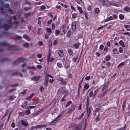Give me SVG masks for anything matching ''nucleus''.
I'll return each mask as SVG.
<instances>
[{
	"label": "nucleus",
	"mask_w": 130,
	"mask_h": 130,
	"mask_svg": "<svg viewBox=\"0 0 130 130\" xmlns=\"http://www.w3.org/2000/svg\"><path fill=\"white\" fill-rule=\"evenodd\" d=\"M51 54V52H50L48 54L47 58L49 62L50 61L51 62L52 61L54 60V59H53L52 58V57L51 59H50Z\"/></svg>",
	"instance_id": "nucleus-1"
},
{
	"label": "nucleus",
	"mask_w": 130,
	"mask_h": 130,
	"mask_svg": "<svg viewBox=\"0 0 130 130\" xmlns=\"http://www.w3.org/2000/svg\"><path fill=\"white\" fill-rule=\"evenodd\" d=\"M63 51L62 50H61L58 51V53L59 56L60 57H62L63 56Z\"/></svg>",
	"instance_id": "nucleus-2"
},
{
	"label": "nucleus",
	"mask_w": 130,
	"mask_h": 130,
	"mask_svg": "<svg viewBox=\"0 0 130 130\" xmlns=\"http://www.w3.org/2000/svg\"><path fill=\"white\" fill-rule=\"evenodd\" d=\"M76 28V24L75 22H73L72 24V29L73 31L75 30Z\"/></svg>",
	"instance_id": "nucleus-3"
},
{
	"label": "nucleus",
	"mask_w": 130,
	"mask_h": 130,
	"mask_svg": "<svg viewBox=\"0 0 130 130\" xmlns=\"http://www.w3.org/2000/svg\"><path fill=\"white\" fill-rule=\"evenodd\" d=\"M40 78V77L39 76H35L31 77V79L34 81H37Z\"/></svg>",
	"instance_id": "nucleus-4"
},
{
	"label": "nucleus",
	"mask_w": 130,
	"mask_h": 130,
	"mask_svg": "<svg viewBox=\"0 0 130 130\" xmlns=\"http://www.w3.org/2000/svg\"><path fill=\"white\" fill-rule=\"evenodd\" d=\"M59 91L61 93L63 94L66 92V90L65 88H62L59 89Z\"/></svg>",
	"instance_id": "nucleus-5"
},
{
	"label": "nucleus",
	"mask_w": 130,
	"mask_h": 130,
	"mask_svg": "<svg viewBox=\"0 0 130 130\" xmlns=\"http://www.w3.org/2000/svg\"><path fill=\"white\" fill-rule=\"evenodd\" d=\"M48 77H45L44 84L45 86H47L48 85Z\"/></svg>",
	"instance_id": "nucleus-6"
},
{
	"label": "nucleus",
	"mask_w": 130,
	"mask_h": 130,
	"mask_svg": "<svg viewBox=\"0 0 130 130\" xmlns=\"http://www.w3.org/2000/svg\"><path fill=\"white\" fill-rule=\"evenodd\" d=\"M80 44V43L79 42L76 43V44L73 45V47L75 48H78L79 46V45Z\"/></svg>",
	"instance_id": "nucleus-7"
},
{
	"label": "nucleus",
	"mask_w": 130,
	"mask_h": 130,
	"mask_svg": "<svg viewBox=\"0 0 130 130\" xmlns=\"http://www.w3.org/2000/svg\"><path fill=\"white\" fill-rule=\"evenodd\" d=\"M23 37L28 41H30L31 40V39L30 38H29L27 35H23Z\"/></svg>",
	"instance_id": "nucleus-8"
},
{
	"label": "nucleus",
	"mask_w": 130,
	"mask_h": 130,
	"mask_svg": "<svg viewBox=\"0 0 130 130\" xmlns=\"http://www.w3.org/2000/svg\"><path fill=\"white\" fill-rule=\"evenodd\" d=\"M72 33L71 31L70 30H69L67 33V37L69 38L71 36Z\"/></svg>",
	"instance_id": "nucleus-9"
},
{
	"label": "nucleus",
	"mask_w": 130,
	"mask_h": 130,
	"mask_svg": "<svg viewBox=\"0 0 130 130\" xmlns=\"http://www.w3.org/2000/svg\"><path fill=\"white\" fill-rule=\"evenodd\" d=\"M89 95L90 97H92L93 98H94L95 96V95H94V94L93 91L90 92L89 93Z\"/></svg>",
	"instance_id": "nucleus-10"
},
{
	"label": "nucleus",
	"mask_w": 130,
	"mask_h": 130,
	"mask_svg": "<svg viewBox=\"0 0 130 130\" xmlns=\"http://www.w3.org/2000/svg\"><path fill=\"white\" fill-rule=\"evenodd\" d=\"M124 10L127 12H130V8L128 7H126L124 8Z\"/></svg>",
	"instance_id": "nucleus-11"
},
{
	"label": "nucleus",
	"mask_w": 130,
	"mask_h": 130,
	"mask_svg": "<svg viewBox=\"0 0 130 130\" xmlns=\"http://www.w3.org/2000/svg\"><path fill=\"white\" fill-rule=\"evenodd\" d=\"M3 27L6 29H8L11 28V26L5 24L4 25Z\"/></svg>",
	"instance_id": "nucleus-12"
},
{
	"label": "nucleus",
	"mask_w": 130,
	"mask_h": 130,
	"mask_svg": "<svg viewBox=\"0 0 130 130\" xmlns=\"http://www.w3.org/2000/svg\"><path fill=\"white\" fill-rule=\"evenodd\" d=\"M57 79L61 82L62 83H61V84H65V82L63 81V80L62 78H58Z\"/></svg>",
	"instance_id": "nucleus-13"
},
{
	"label": "nucleus",
	"mask_w": 130,
	"mask_h": 130,
	"mask_svg": "<svg viewBox=\"0 0 130 130\" xmlns=\"http://www.w3.org/2000/svg\"><path fill=\"white\" fill-rule=\"evenodd\" d=\"M23 46L26 47H28L29 46V43L25 42L23 45Z\"/></svg>",
	"instance_id": "nucleus-14"
},
{
	"label": "nucleus",
	"mask_w": 130,
	"mask_h": 130,
	"mask_svg": "<svg viewBox=\"0 0 130 130\" xmlns=\"http://www.w3.org/2000/svg\"><path fill=\"white\" fill-rule=\"evenodd\" d=\"M112 16H110L106 19L105 20V21L106 22L108 21H109L112 20Z\"/></svg>",
	"instance_id": "nucleus-15"
},
{
	"label": "nucleus",
	"mask_w": 130,
	"mask_h": 130,
	"mask_svg": "<svg viewBox=\"0 0 130 130\" xmlns=\"http://www.w3.org/2000/svg\"><path fill=\"white\" fill-rule=\"evenodd\" d=\"M77 9L79 11V12L80 13H82L83 11L82 10V9L81 7L77 6Z\"/></svg>",
	"instance_id": "nucleus-16"
},
{
	"label": "nucleus",
	"mask_w": 130,
	"mask_h": 130,
	"mask_svg": "<svg viewBox=\"0 0 130 130\" xmlns=\"http://www.w3.org/2000/svg\"><path fill=\"white\" fill-rule=\"evenodd\" d=\"M75 109V107L74 105H71L70 109L72 111H73Z\"/></svg>",
	"instance_id": "nucleus-17"
},
{
	"label": "nucleus",
	"mask_w": 130,
	"mask_h": 130,
	"mask_svg": "<svg viewBox=\"0 0 130 130\" xmlns=\"http://www.w3.org/2000/svg\"><path fill=\"white\" fill-rule=\"evenodd\" d=\"M21 59H20L18 61H15L13 62V64L14 65H15L17 64L18 62L19 63L21 62Z\"/></svg>",
	"instance_id": "nucleus-18"
},
{
	"label": "nucleus",
	"mask_w": 130,
	"mask_h": 130,
	"mask_svg": "<svg viewBox=\"0 0 130 130\" xmlns=\"http://www.w3.org/2000/svg\"><path fill=\"white\" fill-rule=\"evenodd\" d=\"M15 96H14L10 95L9 97V100H13L15 98Z\"/></svg>",
	"instance_id": "nucleus-19"
},
{
	"label": "nucleus",
	"mask_w": 130,
	"mask_h": 130,
	"mask_svg": "<svg viewBox=\"0 0 130 130\" xmlns=\"http://www.w3.org/2000/svg\"><path fill=\"white\" fill-rule=\"evenodd\" d=\"M68 53L70 55H71L73 54V51L72 50L70 49H69L68 50Z\"/></svg>",
	"instance_id": "nucleus-20"
},
{
	"label": "nucleus",
	"mask_w": 130,
	"mask_h": 130,
	"mask_svg": "<svg viewBox=\"0 0 130 130\" xmlns=\"http://www.w3.org/2000/svg\"><path fill=\"white\" fill-rule=\"evenodd\" d=\"M27 105V102H25L22 105V107L23 108H25Z\"/></svg>",
	"instance_id": "nucleus-21"
},
{
	"label": "nucleus",
	"mask_w": 130,
	"mask_h": 130,
	"mask_svg": "<svg viewBox=\"0 0 130 130\" xmlns=\"http://www.w3.org/2000/svg\"><path fill=\"white\" fill-rule=\"evenodd\" d=\"M72 103V102L71 101H69L65 105V107L66 108L68 107L70 104H71Z\"/></svg>",
	"instance_id": "nucleus-22"
},
{
	"label": "nucleus",
	"mask_w": 130,
	"mask_h": 130,
	"mask_svg": "<svg viewBox=\"0 0 130 130\" xmlns=\"http://www.w3.org/2000/svg\"><path fill=\"white\" fill-rule=\"evenodd\" d=\"M33 96V94H32L30 95V96L29 97H28V98H26V99L28 100H30L31 99Z\"/></svg>",
	"instance_id": "nucleus-23"
},
{
	"label": "nucleus",
	"mask_w": 130,
	"mask_h": 130,
	"mask_svg": "<svg viewBox=\"0 0 130 130\" xmlns=\"http://www.w3.org/2000/svg\"><path fill=\"white\" fill-rule=\"evenodd\" d=\"M105 59L107 61L109 60L110 59V57L109 55H107L105 57Z\"/></svg>",
	"instance_id": "nucleus-24"
},
{
	"label": "nucleus",
	"mask_w": 130,
	"mask_h": 130,
	"mask_svg": "<svg viewBox=\"0 0 130 130\" xmlns=\"http://www.w3.org/2000/svg\"><path fill=\"white\" fill-rule=\"evenodd\" d=\"M21 123L23 125L25 126L27 125V124L23 120L21 121Z\"/></svg>",
	"instance_id": "nucleus-25"
},
{
	"label": "nucleus",
	"mask_w": 130,
	"mask_h": 130,
	"mask_svg": "<svg viewBox=\"0 0 130 130\" xmlns=\"http://www.w3.org/2000/svg\"><path fill=\"white\" fill-rule=\"evenodd\" d=\"M72 112V111L69 109L68 111L66 113V115H69Z\"/></svg>",
	"instance_id": "nucleus-26"
},
{
	"label": "nucleus",
	"mask_w": 130,
	"mask_h": 130,
	"mask_svg": "<svg viewBox=\"0 0 130 130\" xmlns=\"http://www.w3.org/2000/svg\"><path fill=\"white\" fill-rule=\"evenodd\" d=\"M119 43L122 46L124 47V44L123 42L122 41H119Z\"/></svg>",
	"instance_id": "nucleus-27"
},
{
	"label": "nucleus",
	"mask_w": 130,
	"mask_h": 130,
	"mask_svg": "<svg viewBox=\"0 0 130 130\" xmlns=\"http://www.w3.org/2000/svg\"><path fill=\"white\" fill-rule=\"evenodd\" d=\"M72 16L73 18H76L77 17V14L76 13H73L72 14Z\"/></svg>",
	"instance_id": "nucleus-28"
},
{
	"label": "nucleus",
	"mask_w": 130,
	"mask_h": 130,
	"mask_svg": "<svg viewBox=\"0 0 130 130\" xmlns=\"http://www.w3.org/2000/svg\"><path fill=\"white\" fill-rule=\"evenodd\" d=\"M124 16L123 14H120L119 15V18L121 20H122L124 18Z\"/></svg>",
	"instance_id": "nucleus-29"
},
{
	"label": "nucleus",
	"mask_w": 130,
	"mask_h": 130,
	"mask_svg": "<svg viewBox=\"0 0 130 130\" xmlns=\"http://www.w3.org/2000/svg\"><path fill=\"white\" fill-rule=\"evenodd\" d=\"M30 113V110H26L25 113V114L26 115H28Z\"/></svg>",
	"instance_id": "nucleus-30"
},
{
	"label": "nucleus",
	"mask_w": 130,
	"mask_h": 130,
	"mask_svg": "<svg viewBox=\"0 0 130 130\" xmlns=\"http://www.w3.org/2000/svg\"><path fill=\"white\" fill-rule=\"evenodd\" d=\"M91 112V109L90 108H89L88 109V112H87V113H88V116H87V117L88 118L89 117V116H90Z\"/></svg>",
	"instance_id": "nucleus-31"
},
{
	"label": "nucleus",
	"mask_w": 130,
	"mask_h": 130,
	"mask_svg": "<svg viewBox=\"0 0 130 130\" xmlns=\"http://www.w3.org/2000/svg\"><path fill=\"white\" fill-rule=\"evenodd\" d=\"M35 106H29L27 107H26V109H32V108H35Z\"/></svg>",
	"instance_id": "nucleus-32"
},
{
	"label": "nucleus",
	"mask_w": 130,
	"mask_h": 130,
	"mask_svg": "<svg viewBox=\"0 0 130 130\" xmlns=\"http://www.w3.org/2000/svg\"><path fill=\"white\" fill-rule=\"evenodd\" d=\"M94 11L95 13H97L99 12V9L98 8H96L95 9Z\"/></svg>",
	"instance_id": "nucleus-33"
},
{
	"label": "nucleus",
	"mask_w": 130,
	"mask_h": 130,
	"mask_svg": "<svg viewBox=\"0 0 130 130\" xmlns=\"http://www.w3.org/2000/svg\"><path fill=\"white\" fill-rule=\"evenodd\" d=\"M27 68L29 69H33V70H35L36 69V68L34 67H30L29 66H27Z\"/></svg>",
	"instance_id": "nucleus-34"
},
{
	"label": "nucleus",
	"mask_w": 130,
	"mask_h": 130,
	"mask_svg": "<svg viewBox=\"0 0 130 130\" xmlns=\"http://www.w3.org/2000/svg\"><path fill=\"white\" fill-rule=\"evenodd\" d=\"M98 92V90L96 89L94 91V93H93L94 95L95 96L96 95L97 93Z\"/></svg>",
	"instance_id": "nucleus-35"
},
{
	"label": "nucleus",
	"mask_w": 130,
	"mask_h": 130,
	"mask_svg": "<svg viewBox=\"0 0 130 130\" xmlns=\"http://www.w3.org/2000/svg\"><path fill=\"white\" fill-rule=\"evenodd\" d=\"M89 102H87V104L86 105V109L87 110V112H88V107L89 106Z\"/></svg>",
	"instance_id": "nucleus-36"
},
{
	"label": "nucleus",
	"mask_w": 130,
	"mask_h": 130,
	"mask_svg": "<svg viewBox=\"0 0 130 130\" xmlns=\"http://www.w3.org/2000/svg\"><path fill=\"white\" fill-rule=\"evenodd\" d=\"M16 89H12L11 90H10L8 92V93H11L13 91H14Z\"/></svg>",
	"instance_id": "nucleus-37"
},
{
	"label": "nucleus",
	"mask_w": 130,
	"mask_h": 130,
	"mask_svg": "<svg viewBox=\"0 0 130 130\" xmlns=\"http://www.w3.org/2000/svg\"><path fill=\"white\" fill-rule=\"evenodd\" d=\"M126 128V125H125L122 128H120V130H125V129Z\"/></svg>",
	"instance_id": "nucleus-38"
},
{
	"label": "nucleus",
	"mask_w": 130,
	"mask_h": 130,
	"mask_svg": "<svg viewBox=\"0 0 130 130\" xmlns=\"http://www.w3.org/2000/svg\"><path fill=\"white\" fill-rule=\"evenodd\" d=\"M45 7L44 5H42L40 7V9L42 10H43L45 9Z\"/></svg>",
	"instance_id": "nucleus-39"
},
{
	"label": "nucleus",
	"mask_w": 130,
	"mask_h": 130,
	"mask_svg": "<svg viewBox=\"0 0 130 130\" xmlns=\"http://www.w3.org/2000/svg\"><path fill=\"white\" fill-rule=\"evenodd\" d=\"M68 77L69 78H71L72 77V74L71 73L69 74L68 75Z\"/></svg>",
	"instance_id": "nucleus-40"
},
{
	"label": "nucleus",
	"mask_w": 130,
	"mask_h": 130,
	"mask_svg": "<svg viewBox=\"0 0 130 130\" xmlns=\"http://www.w3.org/2000/svg\"><path fill=\"white\" fill-rule=\"evenodd\" d=\"M51 77V78H52L53 77L52 76L50 75L49 74H47V73H46V77Z\"/></svg>",
	"instance_id": "nucleus-41"
},
{
	"label": "nucleus",
	"mask_w": 130,
	"mask_h": 130,
	"mask_svg": "<svg viewBox=\"0 0 130 130\" xmlns=\"http://www.w3.org/2000/svg\"><path fill=\"white\" fill-rule=\"evenodd\" d=\"M89 87V85L87 84H85L84 86V88L85 89H87Z\"/></svg>",
	"instance_id": "nucleus-42"
},
{
	"label": "nucleus",
	"mask_w": 130,
	"mask_h": 130,
	"mask_svg": "<svg viewBox=\"0 0 130 130\" xmlns=\"http://www.w3.org/2000/svg\"><path fill=\"white\" fill-rule=\"evenodd\" d=\"M57 66L59 68H60L62 67V64L61 63H57Z\"/></svg>",
	"instance_id": "nucleus-43"
},
{
	"label": "nucleus",
	"mask_w": 130,
	"mask_h": 130,
	"mask_svg": "<svg viewBox=\"0 0 130 130\" xmlns=\"http://www.w3.org/2000/svg\"><path fill=\"white\" fill-rule=\"evenodd\" d=\"M47 31L48 32L51 33V29L49 28H46Z\"/></svg>",
	"instance_id": "nucleus-44"
},
{
	"label": "nucleus",
	"mask_w": 130,
	"mask_h": 130,
	"mask_svg": "<svg viewBox=\"0 0 130 130\" xmlns=\"http://www.w3.org/2000/svg\"><path fill=\"white\" fill-rule=\"evenodd\" d=\"M30 9V7H27L25 8V10L27 11L29 10Z\"/></svg>",
	"instance_id": "nucleus-45"
},
{
	"label": "nucleus",
	"mask_w": 130,
	"mask_h": 130,
	"mask_svg": "<svg viewBox=\"0 0 130 130\" xmlns=\"http://www.w3.org/2000/svg\"><path fill=\"white\" fill-rule=\"evenodd\" d=\"M101 108V107L100 106H99L98 107V108H96L95 109V111H99L100 108Z\"/></svg>",
	"instance_id": "nucleus-46"
},
{
	"label": "nucleus",
	"mask_w": 130,
	"mask_h": 130,
	"mask_svg": "<svg viewBox=\"0 0 130 130\" xmlns=\"http://www.w3.org/2000/svg\"><path fill=\"white\" fill-rule=\"evenodd\" d=\"M16 39H20L22 38V37L20 36H17L16 37Z\"/></svg>",
	"instance_id": "nucleus-47"
},
{
	"label": "nucleus",
	"mask_w": 130,
	"mask_h": 130,
	"mask_svg": "<svg viewBox=\"0 0 130 130\" xmlns=\"http://www.w3.org/2000/svg\"><path fill=\"white\" fill-rule=\"evenodd\" d=\"M50 34H47L45 35V38L46 39H47L48 38V36L50 35Z\"/></svg>",
	"instance_id": "nucleus-48"
},
{
	"label": "nucleus",
	"mask_w": 130,
	"mask_h": 130,
	"mask_svg": "<svg viewBox=\"0 0 130 130\" xmlns=\"http://www.w3.org/2000/svg\"><path fill=\"white\" fill-rule=\"evenodd\" d=\"M55 28V24H54L53 23L52 24V29L53 30Z\"/></svg>",
	"instance_id": "nucleus-49"
},
{
	"label": "nucleus",
	"mask_w": 130,
	"mask_h": 130,
	"mask_svg": "<svg viewBox=\"0 0 130 130\" xmlns=\"http://www.w3.org/2000/svg\"><path fill=\"white\" fill-rule=\"evenodd\" d=\"M54 81V80L53 79H50L49 80L50 83L51 84Z\"/></svg>",
	"instance_id": "nucleus-50"
},
{
	"label": "nucleus",
	"mask_w": 130,
	"mask_h": 130,
	"mask_svg": "<svg viewBox=\"0 0 130 130\" xmlns=\"http://www.w3.org/2000/svg\"><path fill=\"white\" fill-rule=\"evenodd\" d=\"M79 87H78V94H79V89L80 88H81V86L80 84H79Z\"/></svg>",
	"instance_id": "nucleus-51"
},
{
	"label": "nucleus",
	"mask_w": 130,
	"mask_h": 130,
	"mask_svg": "<svg viewBox=\"0 0 130 130\" xmlns=\"http://www.w3.org/2000/svg\"><path fill=\"white\" fill-rule=\"evenodd\" d=\"M90 77L89 76H87L85 78V79L87 80H88L90 79Z\"/></svg>",
	"instance_id": "nucleus-52"
},
{
	"label": "nucleus",
	"mask_w": 130,
	"mask_h": 130,
	"mask_svg": "<svg viewBox=\"0 0 130 130\" xmlns=\"http://www.w3.org/2000/svg\"><path fill=\"white\" fill-rule=\"evenodd\" d=\"M37 57L39 58H40L42 57V55L40 54H38L37 55Z\"/></svg>",
	"instance_id": "nucleus-53"
},
{
	"label": "nucleus",
	"mask_w": 130,
	"mask_h": 130,
	"mask_svg": "<svg viewBox=\"0 0 130 130\" xmlns=\"http://www.w3.org/2000/svg\"><path fill=\"white\" fill-rule=\"evenodd\" d=\"M113 17L114 19H116L117 18V15L116 14H114L113 15Z\"/></svg>",
	"instance_id": "nucleus-54"
},
{
	"label": "nucleus",
	"mask_w": 130,
	"mask_h": 130,
	"mask_svg": "<svg viewBox=\"0 0 130 130\" xmlns=\"http://www.w3.org/2000/svg\"><path fill=\"white\" fill-rule=\"evenodd\" d=\"M105 26H101L100 27H98V28H97V29H101L102 28H104Z\"/></svg>",
	"instance_id": "nucleus-55"
},
{
	"label": "nucleus",
	"mask_w": 130,
	"mask_h": 130,
	"mask_svg": "<svg viewBox=\"0 0 130 130\" xmlns=\"http://www.w3.org/2000/svg\"><path fill=\"white\" fill-rule=\"evenodd\" d=\"M52 20L51 19L49 20L47 22L48 24L49 25L50 24H51V23L52 22Z\"/></svg>",
	"instance_id": "nucleus-56"
},
{
	"label": "nucleus",
	"mask_w": 130,
	"mask_h": 130,
	"mask_svg": "<svg viewBox=\"0 0 130 130\" xmlns=\"http://www.w3.org/2000/svg\"><path fill=\"white\" fill-rule=\"evenodd\" d=\"M104 47V46L103 45H101L100 46V48L101 50H103Z\"/></svg>",
	"instance_id": "nucleus-57"
},
{
	"label": "nucleus",
	"mask_w": 130,
	"mask_h": 130,
	"mask_svg": "<svg viewBox=\"0 0 130 130\" xmlns=\"http://www.w3.org/2000/svg\"><path fill=\"white\" fill-rule=\"evenodd\" d=\"M119 51L121 53L123 52V50H122V48H119Z\"/></svg>",
	"instance_id": "nucleus-58"
},
{
	"label": "nucleus",
	"mask_w": 130,
	"mask_h": 130,
	"mask_svg": "<svg viewBox=\"0 0 130 130\" xmlns=\"http://www.w3.org/2000/svg\"><path fill=\"white\" fill-rule=\"evenodd\" d=\"M26 66V63H24L22 65V67H25V66Z\"/></svg>",
	"instance_id": "nucleus-59"
},
{
	"label": "nucleus",
	"mask_w": 130,
	"mask_h": 130,
	"mask_svg": "<svg viewBox=\"0 0 130 130\" xmlns=\"http://www.w3.org/2000/svg\"><path fill=\"white\" fill-rule=\"evenodd\" d=\"M43 44L42 42L40 41L38 42V45L39 46L42 45Z\"/></svg>",
	"instance_id": "nucleus-60"
},
{
	"label": "nucleus",
	"mask_w": 130,
	"mask_h": 130,
	"mask_svg": "<svg viewBox=\"0 0 130 130\" xmlns=\"http://www.w3.org/2000/svg\"><path fill=\"white\" fill-rule=\"evenodd\" d=\"M26 90H25L21 92L22 94H25L26 93Z\"/></svg>",
	"instance_id": "nucleus-61"
},
{
	"label": "nucleus",
	"mask_w": 130,
	"mask_h": 130,
	"mask_svg": "<svg viewBox=\"0 0 130 130\" xmlns=\"http://www.w3.org/2000/svg\"><path fill=\"white\" fill-rule=\"evenodd\" d=\"M129 26H130L128 25H124V27L125 28H129Z\"/></svg>",
	"instance_id": "nucleus-62"
},
{
	"label": "nucleus",
	"mask_w": 130,
	"mask_h": 130,
	"mask_svg": "<svg viewBox=\"0 0 130 130\" xmlns=\"http://www.w3.org/2000/svg\"><path fill=\"white\" fill-rule=\"evenodd\" d=\"M11 126L12 127L14 128L15 127V124L13 122L11 124Z\"/></svg>",
	"instance_id": "nucleus-63"
},
{
	"label": "nucleus",
	"mask_w": 130,
	"mask_h": 130,
	"mask_svg": "<svg viewBox=\"0 0 130 130\" xmlns=\"http://www.w3.org/2000/svg\"><path fill=\"white\" fill-rule=\"evenodd\" d=\"M37 67L38 69H40L41 68L42 66L41 65H38L37 66Z\"/></svg>",
	"instance_id": "nucleus-64"
}]
</instances>
